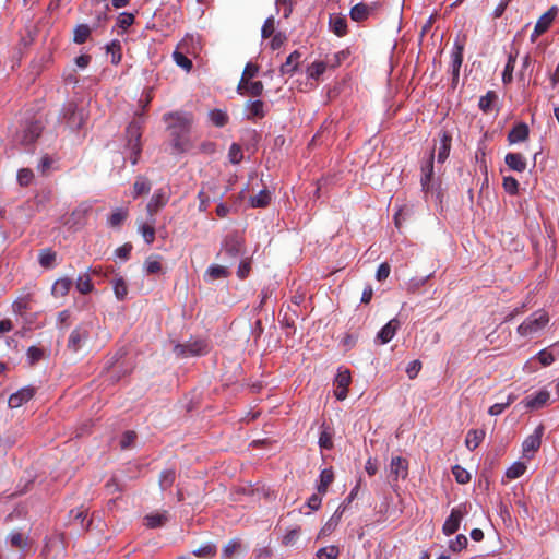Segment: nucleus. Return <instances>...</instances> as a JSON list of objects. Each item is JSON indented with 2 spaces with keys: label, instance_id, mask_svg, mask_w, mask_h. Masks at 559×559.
<instances>
[{
  "label": "nucleus",
  "instance_id": "1",
  "mask_svg": "<svg viewBox=\"0 0 559 559\" xmlns=\"http://www.w3.org/2000/svg\"><path fill=\"white\" fill-rule=\"evenodd\" d=\"M168 123L167 129L170 135V145L175 154H183L193 147L190 132L193 124V116L183 111H170L163 116Z\"/></svg>",
  "mask_w": 559,
  "mask_h": 559
},
{
  "label": "nucleus",
  "instance_id": "2",
  "mask_svg": "<svg viewBox=\"0 0 559 559\" xmlns=\"http://www.w3.org/2000/svg\"><path fill=\"white\" fill-rule=\"evenodd\" d=\"M245 251V239L238 231L227 234L221 243L218 257L223 260L235 263Z\"/></svg>",
  "mask_w": 559,
  "mask_h": 559
},
{
  "label": "nucleus",
  "instance_id": "3",
  "mask_svg": "<svg viewBox=\"0 0 559 559\" xmlns=\"http://www.w3.org/2000/svg\"><path fill=\"white\" fill-rule=\"evenodd\" d=\"M549 322L548 313L540 309L530 314L519 326L518 334L522 337L531 336L543 330Z\"/></svg>",
  "mask_w": 559,
  "mask_h": 559
},
{
  "label": "nucleus",
  "instance_id": "4",
  "mask_svg": "<svg viewBox=\"0 0 559 559\" xmlns=\"http://www.w3.org/2000/svg\"><path fill=\"white\" fill-rule=\"evenodd\" d=\"M211 349L210 342L206 338H190L186 343H178L174 346V353L183 358L204 356Z\"/></svg>",
  "mask_w": 559,
  "mask_h": 559
},
{
  "label": "nucleus",
  "instance_id": "5",
  "mask_svg": "<svg viewBox=\"0 0 559 559\" xmlns=\"http://www.w3.org/2000/svg\"><path fill=\"white\" fill-rule=\"evenodd\" d=\"M127 133V148L130 151V160L132 165H135L139 160V156L142 152L141 145V127L138 122L132 121L129 123L126 130Z\"/></svg>",
  "mask_w": 559,
  "mask_h": 559
},
{
  "label": "nucleus",
  "instance_id": "6",
  "mask_svg": "<svg viewBox=\"0 0 559 559\" xmlns=\"http://www.w3.org/2000/svg\"><path fill=\"white\" fill-rule=\"evenodd\" d=\"M469 507L467 503H460L456 507L452 508L450 515L445 519L442 533L445 536L453 535L460 528L461 521L465 515H467L469 511Z\"/></svg>",
  "mask_w": 559,
  "mask_h": 559
},
{
  "label": "nucleus",
  "instance_id": "7",
  "mask_svg": "<svg viewBox=\"0 0 559 559\" xmlns=\"http://www.w3.org/2000/svg\"><path fill=\"white\" fill-rule=\"evenodd\" d=\"M433 160L435 153L433 151H431L427 158L421 163L420 185L421 190L425 194H428L429 192H432L435 190Z\"/></svg>",
  "mask_w": 559,
  "mask_h": 559
},
{
  "label": "nucleus",
  "instance_id": "8",
  "mask_svg": "<svg viewBox=\"0 0 559 559\" xmlns=\"http://www.w3.org/2000/svg\"><path fill=\"white\" fill-rule=\"evenodd\" d=\"M169 200V193L164 188L154 191L150 202L146 205L147 217L151 223H155V214L164 207Z\"/></svg>",
  "mask_w": 559,
  "mask_h": 559
},
{
  "label": "nucleus",
  "instance_id": "9",
  "mask_svg": "<svg viewBox=\"0 0 559 559\" xmlns=\"http://www.w3.org/2000/svg\"><path fill=\"white\" fill-rule=\"evenodd\" d=\"M545 431L543 424H539L531 433L527 436L522 443V451L525 457L531 459L533 454L540 448L542 438Z\"/></svg>",
  "mask_w": 559,
  "mask_h": 559
},
{
  "label": "nucleus",
  "instance_id": "10",
  "mask_svg": "<svg viewBox=\"0 0 559 559\" xmlns=\"http://www.w3.org/2000/svg\"><path fill=\"white\" fill-rule=\"evenodd\" d=\"M352 382L350 371L346 368L340 367L337 369V374L334 378L335 391L334 395L336 400L343 401L347 397L348 386Z\"/></svg>",
  "mask_w": 559,
  "mask_h": 559
},
{
  "label": "nucleus",
  "instance_id": "11",
  "mask_svg": "<svg viewBox=\"0 0 559 559\" xmlns=\"http://www.w3.org/2000/svg\"><path fill=\"white\" fill-rule=\"evenodd\" d=\"M464 45L460 40H455L451 50V74H452V88H455L459 82L460 69L463 62Z\"/></svg>",
  "mask_w": 559,
  "mask_h": 559
},
{
  "label": "nucleus",
  "instance_id": "12",
  "mask_svg": "<svg viewBox=\"0 0 559 559\" xmlns=\"http://www.w3.org/2000/svg\"><path fill=\"white\" fill-rule=\"evenodd\" d=\"M550 397V394L547 390H540L536 392L535 394L527 395L525 399H523L516 407L523 406L525 409H538L546 405Z\"/></svg>",
  "mask_w": 559,
  "mask_h": 559
},
{
  "label": "nucleus",
  "instance_id": "13",
  "mask_svg": "<svg viewBox=\"0 0 559 559\" xmlns=\"http://www.w3.org/2000/svg\"><path fill=\"white\" fill-rule=\"evenodd\" d=\"M389 477L393 481H397L400 478L405 479L408 476V462L402 456H393L390 462Z\"/></svg>",
  "mask_w": 559,
  "mask_h": 559
},
{
  "label": "nucleus",
  "instance_id": "14",
  "mask_svg": "<svg viewBox=\"0 0 559 559\" xmlns=\"http://www.w3.org/2000/svg\"><path fill=\"white\" fill-rule=\"evenodd\" d=\"M88 335V330L84 325L76 326L69 335L68 348L74 353L79 352Z\"/></svg>",
  "mask_w": 559,
  "mask_h": 559
},
{
  "label": "nucleus",
  "instance_id": "15",
  "mask_svg": "<svg viewBox=\"0 0 559 559\" xmlns=\"http://www.w3.org/2000/svg\"><path fill=\"white\" fill-rule=\"evenodd\" d=\"M43 124L40 121H31L26 124L21 136V143L23 145L33 144L41 134Z\"/></svg>",
  "mask_w": 559,
  "mask_h": 559
},
{
  "label": "nucleus",
  "instance_id": "16",
  "mask_svg": "<svg viewBox=\"0 0 559 559\" xmlns=\"http://www.w3.org/2000/svg\"><path fill=\"white\" fill-rule=\"evenodd\" d=\"M34 393L35 390L31 386L22 388L10 395L8 404L11 408H17L28 402L34 396Z\"/></svg>",
  "mask_w": 559,
  "mask_h": 559
},
{
  "label": "nucleus",
  "instance_id": "17",
  "mask_svg": "<svg viewBox=\"0 0 559 559\" xmlns=\"http://www.w3.org/2000/svg\"><path fill=\"white\" fill-rule=\"evenodd\" d=\"M401 323L396 318L391 319L385 325H383L377 334V340L380 344H388L396 334Z\"/></svg>",
  "mask_w": 559,
  "mask_h": 559
},
{
  "label": "nucleus",
  "instance_id": "18",
  "mask_svg": "<svg viewBox=\"0 0 559 559\" xmlns=\"http://www.w3.org/2000/svg\"><path fill=\"white\" fill-rule=\"evenodd\" d=\"M64 119L72 129L79 130L84 124L83 111L79 110L78 107L73 104H69L67 107Z\"/></svg>",
  "mask_w": 559,
  "mask_h": 559
},
{
  "label": "nucleus",
  "instance_id": "19",
  "mask_svg": "<svg viewBox=\"0 0 559 559\" xmlns=\"http://www.w3.org/2000/svg\"><path fill=\"white\" fill-rule=\"evenodd\" d=\"M440 146L438 151V163H444L451 151L452 135L449 131L442 130L439 134Z\"/></svg>",
  "mask_w": 559,
  "mask_h": 559
},
{
  "label": "nucleus",
  "instance_id": "20",
  "mask_svg": "<svg viewBox=\"0 0 559 559\" xmlns=\"http://www.w3.org/2000/svg\"><path fill=\"white\" fill-rule=\"evenodd\" d=\"M246 110H247L246 117L248 120L262 119L266 115L265 104L261 99L249 100L246 104Z\"/></svg>",
  "mask_w": 559,
  "mask_h": 559
},
{
  "label": "nucleus",
  "instance_id": "21",
  "mask_svg": "<svg viewBox=\"0 0 559 559\" xmlns=\"http://www.w3.org/2000/svg\"><path fill=\"white\" fill-rule=\"evenodd\" d=\"M558 14V8L556 5L551 7L547 12H545L537 21L535 25V33L544 34Z\"/></svg>",
  "mask_w": 559,
  "mask_h": 559
},
{
  "label": "nucleus",
  "instance_id": "22",
  "mask_svg": "<svg viewBox=\"0 0 559 559\" xmlns=\"http://www.w3.org/2000/svg\"><path fill=\"white\" fill-rule=\"evenodd\" d=\"M530 129L525 122H519L513 126L508 134V141L511 144L523 142L528 138Z\"/></svg>",
  "mask_w": 559,
  "mask_h": 559
},
{
  "label": "nucleus",
  "instance_id": "23",
  "mask_svg": "<svg viewBox=\"0 0 559 559\" xmlns=\"http://www.w3.org/2000/svg\"><path fill=\"white\" fill-rule=\"evenodd\" d=\"M301 53L298 50H294L288 55L286 61L281 66L280 72L282 75H293L298 69Z\"/></svg>",
  "mask_w": 559,
  "mask_h": 559
},
{
  "label": "nucleus",
  "instance_id": "24",
  "mask_svg": "<svg viewBox=\"0 0 559 559\" xmlns=\"http://www.w3.org/2000/svg\"><path fill=\"white\" fill-rule=\"evenodd\" d=\"M504 163L514 171L522 173L526 169V162L520 153H508Z\"/></svg>",
  "mask_w": 559,
  "mask_h": 559
},
{
  "label": "nucleus",
  "instance_id": "25",
  "mask_svg": "<svg viewBox=\"0 0 559 559\" xmlns=\"http://www.w3.org/2000/svg\"><path fill=\"white\" fill-rule=\"evenodd\" d=\"M484 429H471L465 438V445L469 451H474L485 439Z\"/></svg>",
  "mask_w": 559,
  "mask_h": 559
},
{
  "label": "nucleus",
  "instance_id": "26",
  "mask_svg": "<svg viewBox=\"0 0 559 559\" xmlns=\"http://www.w3.org/2000/svg\"><path fill=\"white\" fill-rule=\"evenodd\" d=\"M329 26L331 31L338 37L347 34V22L345 16L331 15L329 20Z\"/></svg>",
  "mask_w": 559,
  "mask_h": 559
},
{
  "label": "nucleus",
  "instance_id": "27",
  "mask_svg": "<svg viewBox=\"0 0 559 559\" xmlns=\"http://www.w3.org/2000/svg\"><path fill=\"white\" fill-rule=\"evenodd\" d=\"M371 11H372L371 7H369L368 4H366L364 2H359L352 8L349 15L353 21L362 22L368 19Z\"/></svg>",
  "mask_w": 559,
  "mask_h": 559
},
{
  "label": "nucleus",
  "instance_id": "28",
  "mask_svg": "<svg viewBox=\"0 0 559 559\" xmlns=\"http://www.w3.org/2000/svg\"><path fill=\"white\" fill-rule=\"evenodd\" d=\"M334 480V473L332 468H324L321 471L319 475V481L317 485V490L319 493L324 495L328 490V487L333 483Z\"/></svg>",
  "mask_w": 559,
  "mask_h": 559
},
{
  "label": "nucleus",
  "instance_id": "29",
  "mask_svg": "<svg viewBox=\"0 0 559 559\" xmlns=\"http://www.w3.org/2000/svg\"><path fill=\"white\" fill-rule=\"evenodd\" d=\"M144 521H145V525L148 528L162 527L168 521V513L165 511L163 513L147 514V515H145Z\"/></svg>",
  "mask_w": 559,
  "mask_h": 559
},
{
  "label": "nucleus",
  "instance_id": "30",
  "mask_svg": "<svg viewBox=\"0 0 559 559\" xmlns=\"http://www.w3.org/2000/svg\"><path fill=\"white\" fill-rule=\"evenodd\" d=\"M72 284L73 282L71 278H59L52 285L51 293L53 296L63 297L69 293L70 288L72 287Z\"/></svg>",
  "mask_w": 559,
  "mask_h": 559
},
{
  "label": "nucleus",
  "instance_id": "31",
  "mask_svg": "<svg viewBox=\"0 0 559 559\" xmlns=\"http://www.w3.org/2000/svg\"><path fill=\"white\" fill-rule=\"evenodd\" d=\"M176 480V471L174 468H167L160 472L158 485L162 491L169 489Z\"/></svg>",
  "mask_w": 559,
  "mask_h": 559
},
{
  "label": "nucleus",
  "instance_id": "32",
  "mask_svg": "<svg viewBox=\"0 0 559 559\" xmlns=\"http://www.w3.org/2000/svg\"><path fill=\"white\" fill-rule=\"evenodd\" d=\"M271 202V192L267 189H262L258 194L250 198V205L254 209L265 207Z\"/></svg>",
  "mask_w": 559,
  "mask_h": 559
},
{
  "label": "nucleus",
  "instance_id": "33",
  "mask_svg": "<svg viewBox=\"0 0 559 559\" xmlns=\"http://www.w3.org/2000/svg\"><path fill=\"white\" fill-rule=\"evenodd\" d=\"M151 191V182L144 176H138L133 185V199L147 194Z\"/></svg>",
  "mask_w": 559,
  "mask_h": 559
},
{
  "label": "nucleus",
  "instance_id": "34",
  "mask_svg": "<svg viewBox=\"0 0 559 559\" xmlns=\"http://www.w3.org/2000/svg\"><path fill=\"white\" fill-rule=\"evenodd\" d=\"M92 27L87 24H78L73 31V43L84 44L91 36Z\"/></svg>",
  "mask_w": 559,
  "mask_h": 559
},
{
  "label": "nucleus",
  "instance_id": "35",
  "mask_svg": "<svg viewBox=\"0 0 559 559\" xmlns=\"http://www.w3.org/2000/svg\"><path fill=\"white\" fill-rule=\"evenodd\" d=\"M217 552V547L214 543L209 542L203 545H201L198 549H194L192 551V555L198 558H213Z\"/></svg>",
  "mask_w": 559,
  "mask_h": 559
},
{
  "label": "nucleus",
  "instance_id": "36",
  "mask_svg": "<svg viewBox=\"0 0 559 559\" xmlns=\"http://www.w3.org/2000/svg\"><path fill=\"white\" fill-rule=\"evenodd\" d=\"M107 53L110 55V62L118 64L121 61V43L118 39L111 40L106 45Z\"/></svg>",
  "mask_w": 559,
  "mask_h": 559
},
{
  "label": "nucleus",
  "instance_id": "37",
  "mask_svg": "<svg viewBox=\"0 0 559 559\" xmlns=\"http://www.w3.org/2000/svg\"><path fill=\"white\" fill-rule=\"evenodd\" d=\"M155 223H151L148 219L139 226V233L143 237L146 245H152L155 240Z\"/></svg>",
  "mask_w": 559,
  "mask_h": 559
},
{
  "label": "nucleus",
  "instance_id": "38",
  "mask_svg": "<svg viewBox=\"0 0 559 559\" xmlns=\"http://www.w3.org/2000/svg\"><path fill=\"white\" fill-rule=\"evenodd\" d=\"M209 118L211 122L217 128H223L229 120L227 112L217 108L209 112Z\"/></svg>",
  "mask_w": 559,
  "mask_h": 559
},
{
  "label": "nucleus",
  "instance_id": "39",
  "mask_svg": "<svg viewBox=\"0 0 559 559\" xmlns=\"http://www.w3.org/2000/svg\"><path fill=\"white\" fill-rule=\"evenodd\" d=\"M229 272L226 266H222L218 264H212L207 267L205 272V276H207L210 280H221L228 277Z\"/></svg>",
  "mask_w": 559,
  "mask_h": 559
},
{
  "label": "nucleus",
  "instance_id": "40",
  "mask_svg": "<svg viewBox=\"0 0 559 559\" xmlns=\"http://www.w3.org/2000/svg\"><path fill=\"white\" fill-rule=\"evenodd\" d=\"M515 61H516V55L510 53L508 57V61L504 66L503 72H502L503 84H510L512 82Z\"/></svg>",
  "mask_w": 559,
  "mask_h": 559
},
{
  "label": "nucleus",
  "instance_id": "41",
  "mask_svg": "<svg viewBox=\"0 0 559 559\" xmlns=\"http://www.w3.org/2000/svg\"><path fill=\"white\" fill-rule=\"evenodd\" d=\"M56 260V252L49 248L41 249L38 254V262L40 266L50 269Z\"/></svg>",
  "mask_w": 559,
  "mask_h": 559
},
{
  "label": "nucleus",
  "instance_id": "42",
  "mask_svg": "<svg viewBox=\"0 0 559 559\" xmlns=\"http://www.w3.org/2000/svg\"><path fill=\"white\" fill-rule=\"evenodd\" d=\"M112 289L118 300H124L128 295V286L122 277H116L112 281Z\"/></svg>",
  "mask_w": 559,
  "mask_h": 559
},
{
  "label": "nucleus",
  "instance_id": "43",
  "mask_svg": "<svg viewBox=\"0 0 559 559\" xmlns=\"http://www.w3.org/2000/svg\"><path fill=\"white\" fill-rule=\"evenodd\" d=\"M498 96L495 91H488L484 96L479 98L478 107L479 109L487 114L491 110V105L495 100H497Z\"/></svg>",
  "mask_w": 559,
  "mask_h": 559
},
{
  "label": "nucleus",
  "instance_id": "44",
  "mask_svg": "<svg viewBox=\"0 0 559 559\" xmlns=\"http://www.w3.org/2000/svg\"><path fill=\"white\" fill-rule=\"evenodd\" d=\"M526 468L527 467L525 463L520 461L514 462L511 466L507 468L506 477L509 479H516L525 473Z\"/></svg>",
  "mask_w": 559,
  "mask_h": 559
},
{
  "label": "nucleus",
  "instance_id": "45",
  "mask_svg": "<svg viewBox=\"0 0 559 559\" xmlns=\"http://www.w3.org/2000/svg\"><path fill=\"white\" fill-rule=\"evenodd\" d=\"M338 555L340 549L334 545L322 547L316 552L318 559H337Z\"/></svg>",
  "mask_w": 559,
  "mask_h": 559
},
{
  "label": "nucleus",
  "instance_id": "46",
  "mask_svg": "<svg viewBox=\"0 0 559 559\" xmlns=\"http://www.w3.org/2000/svg\"><path fill=\"white\" fill-rule=\"evenodd\" d=\"M94 286L91 282V277L87 273L79 275L76 280V289L81 294H88L93 290Z\"/></svg>",
  "mask_w": 559,
  "mask_h": 559
},
{
  "label": "nucleus",
  "instance_id": "47",
  "mask_svg": "<svg viewBox=\"0 0 559 559\" xmlns=\"http://www.w3.org/2000/svg\"><path fill=\"white\" fill-rule=\"evenodd\" d=\"M173 59L178 67L186 70L187 72H189L193 67L191 59L178 50L173 52Z\"/></svg>",
  "mask_w": 559,
  "mask_h": 559
},
{
  "label": "nucleus",
  "instance_id": "48",
  "mask_svg": "<svg viewBox=\"0 0 559 559\" xmlns=\"http://www.w3.org/2000/svg\"><path fill=\"white\" fill-rule=\"evenodd\" d=\"M452 474L455 480L461 485H465L471 480V474L461 465H454L452 467Z\"/></svg>",
  "mask_w": 559,
  "mask_h": 559
},
{
  "label": "nucleus",
  "instance_id": "49",
  "mask_svg": "<svg viewBox=\"0 0 559 559\" xmlns=\"http://www.w3.org/2000/svg\"><path fill=\"white\" fill-rule=\"evenodd\" d=\"M34 178V173L29 168H21L17 171V182L21 187H27L31 185Z\"/></svg>",
  "mask_w": 559,
  "mask_h": 559
},
{
  "label": "nucleus",
  "instance_id": "50",
  "mask_svg": "<svg viewBox=\"0 0 559 559\" xmlns=\"http://www.w3.org/2000/svg\"><path fill=\"white\" fill-rule=\"evenodd\" d=\"M128 212L123 209H117L109 217L108 225L110 227H118L127 218Z\"/></svg>",
  "mask_w": 559,
  "mask_h": 559
},
{
  "label": "nucleus",
  "instance_id": "51",
  "mask_svg": "<svg viewBox=\"0 0 559 559\" xmlns=\"http://www.w3.org/2000/svg\"><path fill=\"white\" fill-rule=\"evenodd\" d=\"M240 547H241V543L239 539L234 538V539L229 540L222 549V558L223 559L230 558Z\"/></svg>",
  "mask_w": 559,
  "mask_h": 559
},
{
  "label": "nucleus",
  "instance_id": "52",
  "mask_svg": "<svg viewBox=\"0 0 559 559\" xmlns=\"http://www.w3.org/2000/svg\"><path fill=\"white\" fill-rule=\"evenodd\" d=\"M318 444L321 449L331 450L333 448L332 433L329 428H323L320 432Z\"/></svg>",
  "mask_w": 559,
  "mask_h": 559
},
{
  "label": "nucleus",
  "instance_id": "53",
  "mask_svg": "<svg viewBox=\"0 0 559 559\" xmlns=\"http://www.w3.org/2000/svg\"><path fill=\"white\" fill-rule=\"evenodd\" d=\"M326 69V66L323 61L312 62L307 70L308 76L311 79H318L321 76Z\"/></svg>",
  "mask_w": 559,
  "mask_h": 559
},
{
  "label": "nucleus",
  "instance_id": "54",
  "mask_svg": "<svg viewBox=\"0 0 559 559\" xmlns=\"http://www.w3.org/2000/svg\"><path fill=\"white\" fill-rule=\"evenodd\" d=\"M31 296H23L15 299L12 304V309L15 313L22 314L24 311L29 309Z\"/></svg>",
  "mask_w": 559,
  "mask_h": 559
},
{
  "label": "nucleus",
  "instance_id": "55",
  "mask_svg": "<svg viewBox=\"0 0 559 559\" xmlns=\"http://www.w3.org/2000/svg\"><path fill=\"white\" fill-rule=\"evenodd\" d=\"M467 544V537L464 534H459L454 539L450 540L449 548L454 552H459L466 548Z\"/></svg>",
  "mask_w": 559,
  "mask_h": 559
},
{
  "label": "nucleus",
  "instance_id": "56",
  "mask_svg": "<svg viewBox=\"0 0 559 559\" xmlns=\"http://www.w3.org/2000/svg\"><path fill=\"white\" fill-rule=\"evenodd\" d=\"M502 186L504 191L510 195H515L519 192V181L512 176L503 177Z\"/></svg>",
  "mask_w": 559,
  "mask_h": 559
},
{
  "label": "nucleus",
  "instance_id": "57",
  "mask_svg": "<svg viewBox=\"0 0 559 559\" xmlns=\"http://www.w3.org/2000/svg\"><path fill=\"white\" fill-rule=\"evenodd\" d=\"M134 23V15L129 12H122L117 19V26L122 31H127Z\"/></svg>",
  "mask_w": 559,
  "mask_h": 559
},
{
  "label": "nucleus",
  "instance_id": "58",
  "mask_svg": "<svg viewBox=\"0 0 559 559\" xmlns=\"http://www.w3.org/2000/svg\"><path fill=\"white\" fill-rule=\"evenodd\" d=\"M53 163L55 159L50 155L45 154L37 165V171L40 173L43 176H46L52 168Z\"/></svg>",
  "mask_w": 559,
  "mask_h": 559
},
{
  "label": "nucleus",
  "instance_id": "59",
  "mask_svg": "<svg viewBox=\"0 0 559 559\" xmlns=\"http://www.w3.org/2000/svg\"><path fill=\"white\" fill-rule=\"evenodd\" d=\"M228 157L231 164H239L243 158L242 151L239 144L233 143L229 147Z\"/></svg>",
  "mask_w": 559,
  "mask_h": 559
},
{
  "label": "nucleus",
  "instance_id": "60",
  "mask_svg": "<svg viewBox=\"0 0 559 559\" xmlns=\"http://www.w3.org/2000/svg\"><path fill=\"white\" fill-rule=\"evenodd\" d=\"M71 515H73L74 521L80 522L83 530L87 531L90 528L92 520H88L86 524L84 523L87 516V512L85 510H71Z\"/></svg>",
  "mask_w": 559,
  "mask_h": 559
},
{
  "label": "nucleus",
  "instance_id": "61",
  "mask_svg": "<svg viewBox=\"0 0 559 559\" xmlns=\"http://www.w3.org/2000/svg\"><path fill=\"white\" fill-rule=\"evenodd\" d=\"M264 85L261 81H251L247 84L246 93L253 97H260L263 94Z\"/></svg>",
  "mask_w": 559,
  "mask_h": 559
},
{
  "label": "nucleus",
  "instance_id": "62",
  "mask_svg": "<svg viewBox=\"0 0 559 559\" xmlns=\"http://www.w3.org/2000/svg\"><path fill=\"white\" fill-rule=\"evenodd\" d=\"M536 357L538 361L545 367L550 366L556 360L548 347L539 350Z\"/></svg>",
  "mask_w": 559,
  "mask_h": 559
},
{
  "label": "nucleus",
  "instance_id": "63",
  "mask_svg": "<svg viewBox=\"0 0 559 559\" xmlns=\"http://www.w3.org/2000/svg\"><path fill=\"white\" fill-rule=\"evenodd\" d=\"M26 355H27V360H28L29 365H35L43 358L44 352H43V349H40L36 346H31L27 349Z\"/></svg>",
  "mask_w": 559,
  "mask_h": 559
},
{
  "label": "nucleus",
  "instance_id": "64",
  "mask_svg": "<svg viewBox=\"0 0 559 559\" xmlns=\"http://www.w3.org/2000/svg\"><path fill=\"white\" fill-rule=\"evenodd\" d=\"M300 530L299 528H292L286 532V534L283 536V544L285 546H293L297 539L299 538Z\"/></svg>",
  "mask_w": 559,
  "mask_h": 559
}]
</instances>
